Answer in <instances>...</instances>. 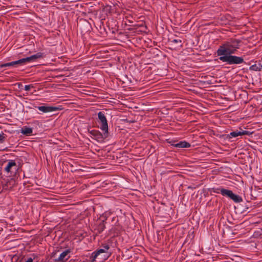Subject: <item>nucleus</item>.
Wrapping results in <instances>:
<instances>
[{
    "label": "nucleus",
    "instance_id": "f257e3e1",
    "mask_svg": "<svg viewBox=\"0 0 262 262\" xmlns=\"http://www.w3.org/2000/svg\"><path fill=\"white\" fill-rule=\"evenodd\" d=\"M242 45L240 39L231 38L225 41L217 50L218 56L230 55L235 53Z\"/></svg>",
    "mask_w": 262,
    "mask_h": 262
},
{
    "label": "nucleus",
    "instance_id": "f03ea898",
    "mask_svg": "<svg viewBox=\"0 0 262 262\" xmlns=\"http://www.w3.org/2000/svg\"><path fill=\"white\" fill-rule=\"evenodd\" d=\"M219 59L223 62H226L229 64H239L244 62L242 57L230 55L220 56Z\"/></svg>",
    "mask_w": 262,
    "mask_h": 262
},
{
    "label": "nucleus",
    "instance_id": "7ed1b4c3",
    "mask_svg": "<svg viewBox=\"0 0 262 262\" xmlns=\"http://www.w3.org/2000/svg\"><path fill=\"white\" fill-rule=\"evenodd\" d=\"M98 118L100 124V129L102 132H105V134L108 133V126L107 120L106 119L104 112H99L98 113Z\"/></svg>",
    "mask_w": 262,
    "mask_h": 262
},
{
    "label": "nucleus",
    "instance_id": "20e7f679",
    "mask_svg": "<svg viewBox=\"0 0 262 262\" xmlns=\"http://www.w3.org/2000/svg\"><path fill=\"white\" fill-rule=\"evenodd\" d=\"M18 169V166L14 160H9L5 167L4 171L9 175V176H14Z\"/></svg>",
    "mask_w": 262,
    "mask_h": 262
},
{
    "label": "nucleus",
    "instance_id": "39448f33",
    "mask_svg": "<svg viewBox=\"0 0 262 262\" xmlns=\"http://www.w3.org/2000/svg\"><path fill=\"white\" fill-rule=\"evenodd\" d=\"M32 60H33V55H32L30 57H28L16 60V61L2 64L0 66L1 68H4V67H10V66H16L17 65H24V64H25L27 62H30Z\"/></svg>",
    "mask_w": 262,
    "mask_h": 262
},
{
    "label": "nucleus",
    "instance_id": "423d86ee",
    "mask_svg": "<svg viewBox=\"0 0 262 262\" xmlns=\"http://www.w3.org/2000/svg\"><path fill=\"white\" fill-rule=\"evenodd\" d=\"M90 133L94 137V139L99 142H102L104 140L108 137V133L105 134V132H103L102 134L98 130L93 129L89 131Z\"/></svg>",
    "mask_w": 262,
    "mask_h": 262
},
{
    "label": "nucleus",
    "instance_id": "0eeeda50",
    "mask_svg": "<svg viewBox=\"0 0 262 262\" xmlns=\"http://www.w3.org/2000/svg\"><path fill=\"white\" fill-rule=\"evenodd\" d=\"M109 248V245L107 244H105V249H99L97 251L92 253L91 256V261L94 262L96 260V259L100 255V254L106 253Z\"/></svg>",
    "mask_w": 262,
    "mask_h": 262
},
{
    "label": "nucleus",
    "instance_id": "6e6552de",
    "mask_svg": "<svg viewBox=\"0 0 262 262\" xmlns=\"http://www.w3.org/2000/svg\"><path fill=\"white\" fill-rule=\"evenodd\" d=\"M36 108H37L40 112L46 113L48 112H54L58 110V108L55 106H50L47 105L41 106H34Z\"/></svg>",
    "mask_w": 262,
    "mask_h": 262
},
{
    "label": "nucleus",
    "instance_id": "1a4fd4ad",
    "mask_svg": "<svg viewBox=\"0 0 262 262\" xmlns=\"http://www.w3.org/2000/svg\"><path fill=\"white\" fill-rule=\"evenodd\" d=\"M71 252L70 249H67L62 252L58 257L55 259L56 262H66L69 258V254Z\"/></svg>",
    "mask_w": 262,
    "mask_h": 262
},
{
    "label": "nucleus",
    "instance_id": "9d476101",
    "mask_svg": "<svg viewBox=\"0 0 262 262\" xmlns=\"http://www.w3.org/2000/svg\"><path fill=\"white\" fill-rule=\"evenodd\" d=\"M213 192L216 193H221L223 196H226L230 199L231 198L233 192L231 190L226 189L223 188L214 189Z\"/></svg>",
    "mask_w": 262,
    "mask_h": 262
},
{
    "label": "nucleus",
    "instance_id": "9b49d317",
    "mask_svg": "<svg viewBox=\"0 0 262 262\" xmlns=\"http://www.w3.org/2000/svg\"><path fill=\"white\" fill-rule=\"evenodd\" d=\"M249 134H250L249 132L247 131V130H244L242 132L236 130V131L231 132L229 134H228V137L229 139H231L232 138H235L239 136L245 135H249Z\"/></svg>",
    "mask_w": 262,
    "mask_h": 262
},
{
    "label": "nucleus",
    "instance_id": "f8f14e48",
    "mask_svg": "<svg viewBox=\"0 0 262 262\" xmlns=\"http://www.w3.org/2000/svg\"><path fill=\"white\" fill-rule=\"evenodd\" d=\"M172 145L177 148H189L190 147V144L188 142L183 141H180L178 143L172 144Z\"/></svg>",
    "mask_w": 262,
    "mask_h": 262
},
{
    "label": "nucleus",
    "instance_id": "ddd939ff",
    "mask_svg": "<svg viewBox=\"0 0 262 262\" xmlns=\"http://www.w3.org/2000/svg\"><path fill=\"white\" fill-rule=\"evenodd\" d=\"M20 133L27 136H30L32 133V129L31 127L25 126L21 128Z\"/></svg>",
    "mask_w": 262,
    "mask_h": 262
},
{
    "label": "nucleus",
    "instance_id": "4468645a",
    "mask_svg": "<svg viewBox=\"0 0 262 262\" xmlns=\"http://www.w3.org/2000/svg\"><path fill=\"white\" fill-rule=\"evenodd\" d=\"M250 70L254 71H260L262 70V64L260 63L257 64H254L252 65L249 68Z\"/></svg>",
    "mask_w": 262,
    "mask_h": 262
},
{
    "label": "nucleus",
    "instance_id": "2eb2a0df",
    "mask_svg": "<svg viewBox=\"0 0 262 262\" xmlns=\"http://www.w3.org/2000/svg\"><path fill=\"white\" fill-rule=\"evenodd\" d=\"M235 203H240L243 201V199L241 196L235 194L233 193L231 198Z\"/></svg>",
    "mask_w": 262,
    "mask_h": 262
},
{
    "label": "nucleus",
    "instance_id": "dca6fc26",
    "mask_svg": "<svg viewBox=\"0 0 262 262\" xmlns=\"http://www.w3.org/2000/svg\"><path fill=\"white\" fill-rule=\"evenodd\" d=\"M105 228V224L104 223V221L100 223L98 226V231L99 233L102 232L104 229Z\"/></svg>",
    "mask_w": 262,
    "mask_h": 262
},
{
    "label": "nucleus",
    "instance_id": "f3484780",
    "mask_svg": "<svg viewBox=\"0 0 262 262\" xmlns=\"http://www.w3.org/2000/svg\"><path fill=\"white\" fill-rule=\"evenodd\" d=\"M45 56V54L41 52H38L34 54V60L36 59L42 58Z\"/></svg>",
    "mask_w": 262,
    "mask_h": 262
},
{
    "label": "nucleus",
    "instance_id": "a211bd4d",
    "mask_svg": "<svg viewBox=\"0 0 262 262\" xmlns=\"http://www.w3.org/2000/svg\"><path fill=\"white\" fill-rule=\"evenodd\" d=\"M6 137V135L3 133H2L0 134V142L3 143Z\"/></svg>",
    "mask_w": 262,
    "mask_h": 262
},
{
    "label": "nucleus",
    "instance_id": "6ab92c4d",
    "mask_svg": "<svg viewBox=\"0 0 262 262\" xmlns=\"http://www.w3.org/2000/svg\"><path fill=\"white\" fill-rule=\"evenodd\" d=\"M31 87H32V85H31V84H30V85H26L25 86V90L26 91H28V90H29L30 89V88H31Z\"/></svg>",
    "mask_w": 262,
    "mask_h": 262
},
{
    "label": "nucleus",
    "instance_id": "aec40b11",
    "mask_svg": "<svg viewBox=\"0 0 262 262\" xmlns=\"http://www.w3.org/2000/svg\"><path fill=\"white\" fill-rule=\"evenodd\" d=\"M172 42L173 43H181L182 42V41L180 39H173L172 41Z\"/></svg>",
    "mask_w": 262,
    "mask_h": 262
},
{
    "label": "nucleus",
    "instance_id": "412c9836",
    "mask_svg": "<svg viewBox=\"0 0 262 262\" xmlns=\"http://www.w3.org/2000/svg\"><path fill=\"white\" fill-rule=\"evenodd\" d=\"M35 88H36V86H34V87H33V89H34V93L35 92H36V90H35Z\"/></svg>",
    "mask_w": 262,
    "mask_h": 262
},
{
    "label": "nucleus",
    "instance_id": "4be33fe9",
    "mask_svg": "<svg viewBox=\"0 0 262 262\" xmlns=\"http://www.w3.org/2000/svg\"><path fill=\"white\" fill-rule=\"evenodd\" d=\"M102 249H105V244L103 245V248Z\"/></svg>",
    "mask_w": 262,
    "mask_h": 262
},
{
    "label": "nucleus",
    "instance_id": "5701e85b",
    "mask_svg": "<svg viewBox=\"0 0 262 262\" xmlns=\"http://www.w3.org/2000/svg\"><path fill=\"white\" fill-rule=\"evenodd\" d=\"M38 95V94H34V95Z\"/></svg>",
    "mask_w": 262,
    "mask_h": 262
}]
</instances>
